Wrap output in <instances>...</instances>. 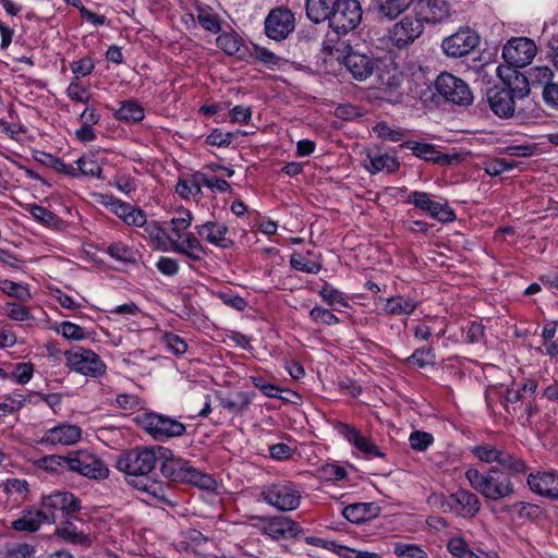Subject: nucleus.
I'll return each instance as SVG.
<instances>
[{
	"label": "nucleus",
	"instance_id": "obj_1",
	"mask_svg": "<svg viewBox=\"0 0 558 558\" xmlns=\"http://www.w3.org/2000/svg\"><path fill=\"white\" fill-rule=\"evenodd\" d=\"M161 464L160 473L163 477L182 484H191L201 489L215 490L217 483L211 475L204 473L182 458L174 457L173 452L165 447H158Z\"/></svg>",
	"mask_w": 558,
	"mask_h": 558
},
{
	"label": "nucleus",
	"instance_id": "obj_2",
	"mask_svg": "<svg viewBox=\"0 0 558 558\" xmlns=\"http://www.w3.org/2000/svg\"><path fill=\"white\" fill-rule=\"evenodd\" d=\"M192 221L193 215L190 210L184 208L177 210L175 215L170 220V233L175 240V242H173V252L196 263L206 257L208 251L194 233L187 231Z\"/></svg>",
	"mask_w": 558,
	"mask_h": 558
},
{
	"label": "nucleus",
	"instance_id": "obj_3",
	"mask_svg": "<svg viewBox=\"0 0 558 558\" xmlns=\"http://www.w3.org/2000/svg\"><path fill=\"white\" fill-rule=\"evenodd\" d=\"M465 478L477 493L488 500L498 501L514 494L511 478L496 466L490 468L487 472H480L474 468L468 469Z\"/></svg>",
	"mask_w": 558,
	"mask_h": 558
},
{
	"label": "nucleus",
	"instance_id": "obj_4",
	"mask_svg": "<svg viewBox=\"0 0 558 558\" xmlns=\"http://www.w3.org/2000/svg\"><path fill=\"white\" fill-rule=\"evenodd\" d=\"M158 447H134L122 450L114 458V468L124 474L128 484L132 478L148 476L156 468Z\"/></svg>",
	"mask_w": 558,
	"mask_h": 558
},
{
	"label": "nucleus",
	"instance_id": "obj_5",
	"mask_svg": "<svg viewBox=\"0 0 558 558\" xmlns=\"http://www.w3.org/2000/svg\"><path fill=\"white\" fill-rule=\"evenodd\" d=\"M301 499V488L291 481H278L264 485L259 493V500L282 512L298 509Z\"/></svg>",
	"mask_w": 558,
	"mask_h": 558
},
{
	"label": "nucleus",
	"instance_id": "obj_6",
	"mask_svg": "<svg viewBox=\"0 0 558 558\" xmlns=\"http://www.w3.org/2000/svg\"><path fill=\"white\" fill-rule=\"evenodd\" d=\"M136 424L157 441H168L186 434V426L168 415L144 412L135 417Z\"/></svg>",
	"mask_w": 558,
	"mask_h": 558
},
{
	"label": "nucleus",
	"instance_id": "obj_7",
	"mask_svg": "<svg viewBox=\"0 0 558 558\" xmlns=\"http://www.w3.org/2000/svg\"><path fill=\"white\" fill-rule=\"evenodd\" d=\"M363 17V10L357 0H339L326 21L338 35H347L357 28Z\"/></svg>",
	"mask_w": 558,
	"mask_h": 558
},
{
	"label": "nucleus",
	"instance_id": "obj_8",
	"mask_svg": "<svg viewBox=\"0 0 558 558\" xmlns=\"http://www.w3.org/2000/svg\"><path fill=\"white\" fill-rule=\"evenodd\" d=\"M69 472L95 481L106 480L110 474L106 463L86 449L69 451Z\"/></svg>",
	"mask_w": 558,
	"mask_h": 558
},
{
	"label": "nucleus",
	"instance_id": "obj_9",
	"mask_svg": "<svg viewBox=\"0 0 558 558\" xmlns=\"http://www.w3.org/2000/svg\"><path fill=\"white\" fill-rule=\"evenodd\" d=\"M65 365L71 371L89 377H100L106 372V364L100 356L90 349L74 347L64 352Z\"/></svg>",
	"mask_w": 558,
	"mask_h": 558
},
{
	"label": "nucleus",
	"instance_id": "obj_10",
	"mask_svg": "<svg viewBox=\"0 0 558 558\" xmlns=\"http://www.w3.org/2000/svg\"><path fill=\"white\" fill-rule=\"evenodd\" d=\"M435 88L438 95L453 105L469 106L473 101L469 85L451 73H440L435 81Z\"/></svg>",
	"mask_w": 558,
	"mask_h": 558
},
{
	"label": "nucleus",
	"instance_id": "obj_11",
	"mask_svg": "<svg viewBox=\"0 0 558 558\" xmlns=\"http://www.w3.org/2000/svg\"><path fill=\"white\" fill-rule=\"evenodd\" d=\"M264 26L268 38L281 41L294 31L295 17L290 9L278 7L270 10L265 19Z\"/></svg>",
	"mask_w": 558,
	"mask_h": 558
},
{
	"label": "nucleus",
	"instance_id": "obj_12",
	"mask_svg": "<svg viewBox=\"0 0 558 558\" xmlns=\"http://www.w3.org/2000/svg\"><path fill=\"white\" fill-rule=\"evenodd\" d=\"M535 43L526 37L511 38L502 49V58L513 69L524 68L532 62L536 56Z\"/></svg>",
	"mask_w": 558,
	"mask_h": 558
},
{
	"label": "nucleus",
	"instance_id": "obj_13",
	"mask_svg": "<svg viewBox=\"0 0 558 558\" xmlns=\"http://www.w3.org/2000/svg\"><path fill=\"white\" fill-rule=\"evenodd\" d=\"M255 519L263 523L259 531L276 541L296 538L302 533L300 524L288 517H255Z\"/></svg>",
	"mask_w": 558,
	"mask_h": 558
},
{
	"label": "nucleus",
	"instance_id": "obj_14",
	"mask_svg": "<svg viewBox=\"0 0 558 558\" xmlns=\"http://www.w3.org/2000/svg\"><path fill=\"white\" fill-rule=\"evenodd\" d=\"M335 429L356 450L364 454L365 458H386V453L379 449V447L373 441V439L371 437L362 435L360 429H357L354 425H350L343 422H337L335 424Z\"/></svg>",
	"mask_w": 558,
	"mask_h": 558
},
{
	"label": "nucleus",
	"instance_id": "obj_15",
	"mask_svg": "<svg viewBox=\"0 0 558 558\" xmlns=\"http://www.w3.org/2000/svg\"><path fill=\"white\" fill-rule=\"evenodd\" d=\"M480 44L478 35L471 28H460L442 40L441 48L446 56L460 58L472 52Z\"/></svg>",
	"mask_w": 558,
	"mask_h": 558
},
{
	"label": "nucleus",
	"instance_id": "obj_16",
	"mask_svg": "<svg viewBox=\"0 0 558 558\" xmlns=\"http://www.w3.org/2000/svg\"><path fill=\"white\" fill-rule=\"evenodd\" d=\"M424 32V22L417 14H409L397 22L390 31V39L398 48H405Z\"/></svg>",
	"mask_w": 558,
	"mask_h": 558
},
{
	"label": "nucleus",
	"instance_id": "obj_17",
	"mask_svg": "<svg viewBox=\"0 0 558 558\" xmlns=\"http://www.w3.org/2000/svg\"><path fill=\"white\" fill-rule=\"evenodd\" d=\"M408 203L413 204L420 210L427 213L432 218L441 222H451L456 219L454 211L447 203L434 201L426 192H411Z\"/></svg>",
	"mask_w": 558,
	"mask_h": 558
},
{
	"label": "nucleus",
	"instance_id": "obj_18",
	"mask_svg": "<svg viewBox=\"0 0 558 558\" xmlns=\"http://www.w3.org/2000/svg\"><path fill=\"white\" fill-rule=\"evenodd\" d=\"M82 438V428L75 424L60 423L44 432L38 444L43 446H72Z\"/></svg>",
	"mask_w": 558,
	"mask_h": 558
},
{
	"label": "nucleus",
	"instance_id": "obj_19",
	"mask_svg": "<svg viewBox=\"0 0 558 558\" xmlns=\"http://www.w3.org/2000/svg\"><path fill=\"white\" fill-rule=\"evenodd\" d=\"M413 13L425 23L437 24L449 20L451 8L447 0H417Z\"/></svg>",
	"mask_w": 558,
	"mask_h": 558
},
{
	"label": "nucleus",
	"instance_id": "obj_20",
	"mask_svg": "<svg viewBox=\"0 0 558 558\" xmlns=\"http://www.w3.org/2000/svg\"><path fill=\"white\" fill-rule=\"evenodd\" d=\"M81 509V500L70 492H56L43 497L41 510L53 515L60 511L62 514L70 515Z\"/></svg>",
	"mask_w": 558,
	"mask_h": 558
},
{
	"label": "nucleus",
	"instance_id": "obj_21",
	"mask_svg": "<svg viewBox=\"0 0 558 558\" xmlns=\"http://www.w3.org/2000/svg\"><path fill=\"white\" fill-rule=\"evenodd\" d=\"M527 485L530 489L550 500H558V472L538 471L530 473L527 476Z\"/></svg>",
	"mask_w": 558,
	"mask_h": 558
},
{
	"label": "nucleus",
	"instance_id": "obj_22",
	"mask_svg": "<svg viewBox=\"0 0 558 558\" xmlns=\"http://www.w3.org/2000/svg\"><path fill=\"white\" fill-rule=\"evenodd\" d=\"M53 515L41 509L27 507L20 517L11 521V527L17 532L35 533L44 523H52Z\"/></svg>",
	"mask_w": 558,
	"mask_h": 558
},
{
	"label": "nucleus",
	"instance_id": "obj_23",
	"mask_svg": "<svg viewBox=\"0 0 558 558\" xmlns=\"http://www.w3.org/2000/svg\"><path fill=\"white\" fill-rule=\"evenodd\" d=\"M348 48L342 63L355 80L365 81L377 69V62L366 53L354 51L350 46Z\"/></svg>",
	"mask_w": 558,
	"mask_h": 558
},
{
	"label": "nucleus",
	"instance_id": "obj_24",
	"mask_svg": "<svg viewBox=\"0 0 558 558\" xmlns=\"http://www.w3.org/2000/svg\"><path fill=\"white\" fill-rule=\"evenodd\" d=\"M492 111L499 118L513 117L515 111V98L504 86H494L486 94Z\"/></svg>",
	"mask_w": 558,
	"mask_h": 558
},
{
	"label": "nucleus",
	"instance_id": "obj_25",
	"mask_svg": "<svg viewBox=\"0 0 558 558\" xmlns=\"http://www.w3.org/2000/svg\"><path fill=\"white\" fill-rule=\"evenodd\" d=\"M195 229L201 238L215 246L229 248L233 244V241L227 238L228 227L225 223L207 221Z\"/></svg>",
	"mask_w": 558,
	"mask_h": 558
},
{
	"label": "nucleus",
	"instance_id": "obj_26",
	"mask_svg": "<svg viewBox=\"0 0 558 558\" xmlns=\"http://www.w3.org/2000/svg\"><path fill=\"white\" fill-rule=\"evenodd\" d=\"M400 147L410 149L417 158L436 165H449L452 160L450 156L438 151L436 146L429 143L405 141L401 143Z\"/></svg>",
	"mask_w": 558,
	"mask_h": 558
},
{
	"label": "nucleus",
	"instance_id": "obj_27",
	"mask_svg": "<svg viewBox=\"0 0 558 558\" xmlns=\"http://www.w3.org/2000/svg\"><path fill=\"white\" fill-rule=\"evenodd\" d=\"M128 485L132 486L147 497V501H168V486L159 481H151L148 476L132 478Z\"/></svg>",
	"mask_w": 558,
	"mask_h": 558
},
{
	"label": "nucleus",
	"instance_id": "obj_28",
	"mask_svg": "<svg viewBox=\"0 0 558 558\" xmlns=\"http://www.w3.org/2000/svg\"><path fill=\"white\" fill-rule=\"evenodd\" d=\"M454 499H450L454 502L457 508L456 514L461 515L463 518H473L475 517L481 509V501L476 494L460 488L453 493Z\"/></svg>",
	"mask_w": 558,
	"mask_h": 558
},
{
	"label": "nucleus",
	"instance_id": "obj_29",
	"mask_svg": "<svg viewBox=\"0 0 558 558\" xmlns=\"http://www.w3.org/2000/svg\"><path fill=\"white\" fill-rule=\"evenodd\" d=\"M343 517L355 524L369 521L379 514V507L374 502H357L348 505L342 510Z\"/></svg>",
	"mask_w": 558,
	"mask_h": 558
},
{
	"label": "nucleus",
	"instance_id": "obj_30",
	"mask_svg": "<svg viewBox=\"0 0 558 558\" xmlns=\"http://www.w3.org/2000/svg\"><path fill=\"white\" fill-rule=\"evenodd\" d=\"M501 86L507 88L515 99H523L530 94L531 82L529 76H525L515 69H509V73L502 80Z\"/></svg>",
	"mask_w": 558,
	"mask_h": 558
},
{
	"label": "nucleus",
	"instance_id": "obj_31",
	"mask_svg": "<svg viewBox=\"0 0 558 558\" xmlns=\"http://www.w3.org/2000/svg\"><path fill=\"white\" fill-rule=\"evenodd\" d=\"M400 168V162L398 158L393 155L389 154H367V158L365 160V169L375 174L380 171H387L388 173H393Z\"/></svg>",
	"mask_w": 558,
	"mask_h": 558
},
{
	"label": "nucleus",
	"instance_id": "obj_32",
	"mask_svg": "<svg viewBox=\"0 0 558 558\" xmlns=\"http://www.w3.org/2000/svg\"><path fill=\"white\" fill-rule=\"evenodd\" d=\"M413 0H373V7L380 19L395 20L405 12Z\"/></svg>",
	"mask_w": 558,
	"mask_h": 558
},
{
	"label": "nucleus",
	"instance_id": "obj_33",
	"mask_svg": "<svg viewBox=\"0 0 558 558\" xmlns=\"http://www.w3.org/2000/svg\"><path fill=\"white\" fill-rule=\"evenodd\" d=\"M420 302L411 296L395 295L388 298L384 305V312L393 316H409L417 308Z\"/></svg>",
	"mask_w": 558,
	"mask_h": 558
},
{
	"label": "nucleus",
	"instance_id": "obj_34",
	"mask_svg": "<svg viewBox=\"0 0 558 558\" xmlns=\"http://www.w3.org/2000/svg\"><path fill=\"white\" fill-rule=\"evenodd\" d=\"M35 466L51 475L69 472V452L66 454H49L35 461Z\"/></svg>",
	"mask_w": 558,
	"mask_h": 558
},
{
	"label": "nucleus",
	"instance_id": "obj_35",
	"mask_svg": "<svg viewBox=\"0 0 558 558\" xmlns=\"http://www.w3.org/2000/svg\"><path fill=\"white\" fill-rule=\"evenodd\" d=\"M198 177H201L199 171L179 178L175 184L177 194L184 199L199 197L202 195V183Z\"/></svg>",
	"mask_w": 558,
	"mask_h": 558
},
{
	"label": "nucleus",
	"instance_id": "obj_36",
	"mask_svg": "<svg viewBox=\"0 0 558 558\" xmlns=\"http://www.w3.org/2000/svg\"><path fill=\"white\" fill-rule=\"evenodd\" d=\"M339 0H305L307 17L318 24L325 22Z\"/></svg>",
	"mask_w": 558,
	"mask_h": 558
},
{
	"label": "nucleus",
	"instance_id": "obj_37",
	"mask_svg": "<svg viewBox=\"0 0 558 558\" xmlns=\"http://www.w3.org/2000/svg\"><path fill=\"white\" fill-rule=\"evenodd\" d=\"M144 117V108L135 99L120 101V107L114 112V118L125 123H138Z\"/></svg>",
	"mask_w": 558,
	"mask_h": 558
},
{
	"label": "nucleus",
	"instance_id": "obj_38",
	"mask_svg": "<svg viewBox=\"0 0 558 558\" xmlns=\"http://www.w3.org/2000/svg\"><path fill=\"white\" fill-rule=\"evenodd\" d=\"M3 492L5 493L8 500L20 505L27 500L29 494V485L26 480L8 478L3 483Z\"/></svg>",
	"mask_w": 558,
	"mask_h": 558
},
{
	"label": "nucleus",
	"instance_id": "obj_39",
	"mask_svg": "<svg viewBox=\"0 0 558 558\" xmlns=\"http://www.w3.org/2000/svg\"><path fill=\"white\" fill-rule=\"evenodd\" d=\"M56 535L70 544L89 546L92 544V539L89 535L81 532L77 527L71 523L66 522L62 526L56 529Z\"/></svg>",
	"mask_w": 558,
	"mask_h": 558
},
{
	"label": "nucleus",
	"instance_id": "obj_40",
	"mask_svg": "<svg viewBox=\"0 0 558 558\" xmlns=\"http://www.w3.org/2000/svg\"><path fill=\"white\" fill-rule=\"evenodd\" d=\"M290 266L294 270L316 275L322 270L320 258H308L305 254L293 252L290 256Z\"/></svg>",
	"mask_w": 558,
	"mask_h": 558
},
{
	"label": "nucleus",
	"instance_id": "obj_41",
	"mask_svg": "<svg viewBox=\"0 0 558 558\" xmlns=\"http://www.w3.org/2000/svg\"><path fill=\"white\" fill-rule=\"evenodd\" d=\"M373 133L380 140L389 142H400L407 136V130L389 125L385 121H380L373 126Z\"/></svg>",
	"mask_w": 558,
	"mask_h": 558
},
{
	"label": "nucleus",
	"instance_id": "obj_42",
	"mask_svg": "<svg viewBox=\"0 0 558 558\" xmlns=\"http://www.w3.org/2000/svg\"><path fill=\"white\" fill-rule=\"evenodd\" d=\"M196 13V21L204 29L213 34H218L221 31L220 19L211 8H198Z\"/></svg>",
	"mask_w": 558,
	"mask_h": 558
},
{
	"label": "nucleus",
	"instance_id": "obj_43",
	"mask_svg": "<svg viewBox=\"0 0 558 558\" xmlns=\"http://www.w3.org/2000/svg\"><path fill=\"white\" fill-rule=\"evenodd\" d=\"M252 402L247 392H238L234 398H221L220 405L233 414H243Z\"/></svg>",
	"mask_w": 558,
	"mask_h": 558
},
{
	"label": "nucleus",
	"instance_id": "obj_44",
	"mask_svg": "<svg viewBox=\"0 0 558 558\" xmlns=\"http://www.w3.org/2000/svg\"><path fill=\"white\" fill-rule=\"evenodd\" d=\"M2 284L0 290L11 298H15L22 302H27L32 299L27 284L17 283L9 279L0 280Z\"/></svg>",
	"mask_w": 558,
	"mask_h": 558
},
{
	"label": "nucleus",
	"instance_id": "obj_45",
	"mask_svg": "<svg viewBox=\"0 0 558 558\" xmlns=\"http://www.w3.org/2000/svg\"><path fill=\"white\" fill-rule=\"evenodd\" d=\"M216 43L229 56H238L242 47V39L235 33H223L217 37Z\"/></svg>",
	"mask_w": 558,
	"mask_h": 558
},
{
	"label": "nucleus",
	"instance_id": "obj_46",
	"mask_svg": "<svg viewBox=\"0 0 558 558\" xmlns=\"http://www.w3.org/2000/svg\"><path fill=\"white\" fill-rule=\"evenodd\" d=\"M436 355L434 348L430 345L422 347L416 349L409 357L405 359V363H413L420 368H424L435 363Z\"/></svg>",
	"mask_w": 558,
	"mask_h": 558
},
{
	"label": "nucleus",
	"instance_id": "obj_47",
	"mask_svg": "<svg viewBox=\"0 0 558 558\" xmlns=\"http://www.w3.org/2000/svg\"><path fill=\"white\" fill-rule=\"evenodd\" d=\"M498 464L507 469L511 474H523L527 470V465L523 459L517 457L502 449Z\"/></svg>",
	"mask_w": 558,
	"mask_h": 558
},
{
	"label": "nucleus",
	"instance_id": "obj_48",
	"mask_svg": "<svg viewBox=\"0 0 558 558\" xmlns=\"http://www.w3.org/2000/svg\"><path fill=\"white\" fill-rule=\"evenodd\" d=\"M106 253L119 262L134 263L136 260L135 252L122 242H112L107 248Z\"/></svg>",
	"mask_w": 558,
	"mask_h": 558
},
{
	"label": "nucleus",
	"instance_id": "obj_49",
	"mask_svg": "<svg viewBox=\"0 0 558 558\" xmlns=\"http://www.w3.org/2000/svg\"><path fill=\"white\" fill-rule=\"evenodd\" d=\"M502 448L493 446L490 444H482L475 446L472 449V453L482 462L492 464L494 462L498 463L500 460Z\"/></svg>",
	"mask_w": 558,
	"mask_h": 558
},
{
	"label": "nucleus",
	"instance_id": "obj_50",
	"mask_svg": "<svg viewBox=\"0 0 558 558\" xmlns=\"http://www.w3.org/2000/svg\"><path fill=\"white\" fill-rule=\"evenodd\" d=\"M554 72L553 70L547 65H539L531 68L529 71V80L531 82V85L542 86L543 88L547 85H550L554 78Z\"/></svg>",
	"mask_w": 558,
	"mask_h": 558
},
{
	"label": "nucleus",
	"instance_id": "obj_51",
	"mask_svg": "<svg viewBox=\"0 0 558 558\" xmlns=\"http://www.w3.org/2000/svg\"><path fill=\"white\" fill-rule=\"evenodd\" d=\"M250 54L269 69L278 68L280 65V62L282 61V59L279 56H277L269 49L255 44L253 45Z\"/></svg>",
	"mask_w": 558,
	"mask_h": 558
},
{
	"label": "nucleus",
	"instance_id": "obj_52",
	"mask_svg": "<svg viewBox=\"0 0 558 558\" xmlns=\"http://www.w3.org/2000/svg\"><path fill=\"white\" fill-rule=\"evenodd\" d=\"M34 364L31 362H23L13 365V368L8 372L9 379L20 384L26 385L34 375Z\"/></svg>",
	"mask_w": 558,
	"mask_h": 558
},
{
	"label": "nucleus",
	"instance_id": "obj_53",
	"mask_svg": "<svg viewBox=\"0 0 558 558\" xmlns=\"http://www.w3.org/2000/svg\"><path fill=\"white\" fill-rule=\"evenodd\" d=\"M393 553L399 558H428L427 553L416 544L397 542L393 544Z\"/></svg>",
	"mask_w": 558,
	"mask_h": 558
},
{
	"label": "nucleus",
	"instance_id": "obj_54",
	"mask_svg": "<svg viewBox=\"0 0 558 558\" xmlns=\"http://www.w3.org/2000/svg\"><path fill=\"white\" fill-rule=\"evenodd\" d=\"M56 331L69 340L80 341L88 338V333L80 325L68 320L60 323Z\"/></svg>",
	"mask_w": 558,
	"mask_h": 558
},
{
	"label": "nucleus",
	"instance_id": "obj_55",
	"mask_svg": "<svg viewBox=\"0 0 558 558\" xmlns=\"http://www.w3.org/2000/svg\"><path fill=\"white\" fill-rule=\"evenodd\" d=\"M26 210L33 216V218L44 226L51 227L58 221V217L50 210L37 204H29Z\"/></svg>",
	"mask_w": 558,
	"mask_h": 558
},
{
	"label": "nucleus",
	"instance_id": "obj_56",
	"mask_svg": "<svg viewBox=\"0 0 558 558\" xmlns=\"http://www.w3.org/2000/svg\"><path fill=\"white\" fill-rule=\"evenodd\" d=\"M447 548L458 558H480L478 555L469 548L468 543L462 537L450 538Z\"/></svg>",
	"mask_w": 558,
	"mask_h": 558
},
{
	"label": "nucleus",
	"instance_id": "obj_57",
	"mask_svg": "<svg viewBox=\"0 0 558 558\" xmlns=\"http://www.w3.org/2000/svg\"><path fill=\"white\" fill-rule=\"evenodd\" d=\"M26 402V398L22 393L13 392L0 402V416L12 414L19 411Z\"/></svg>",
	"mask_w": 558,
	"mask_h": 558
},
{
	"label": "nucleus",
	"instance_id": "obj_58",
	"mask_svg": "<svg viewBox=\"0 0 558 558\" xmlns=\"http://www.w3.org/2000/svg\"><path fill=\"white\" fill-rule=\"evenodd\" d=\"M116 402L120 409L130 412L143 410L145 407L144 400H142L138 396L131 393L118 395L116 398Z\"/></svg>",
	"mask_w": 558,
	"mask_h": 558
},
{
	"label": "nucleus",
	"instance_id": "obj_59",
	"mask_svg": "<svg viewBox=\"0 0 558 558\" xmlns=\"http://www.w3.org/2000/svg\"><path fill=\"white\" fill-rule=\"evenodd\" d=\"M70 68L74 74V78L80 80L81 77H86L94 72L95 62L93 58L84 57L71 62Z\"/></svg>",
	"mask_w": 558,
	"mask_h": 558
},
{
	"label": "nucleus",
	"instance_id": "obj_60",
	"mask_svg": "<svg viewBox=\"0 0 558 558\" xmlns=\"http://www.w3.org/2000/svg\"><path fill=\"white\" fill-rule=\"evenodd\" d=\"M434 441L432 434L422 430H414L410 434L409 442L413 450L425 451Z\"/></svg>",
	"mask_w": 558,
	"mask_h": 558
},
{
	"label": "nucleus",
	"instance_id": "obj_61",
	"mask_svg": "<svg viewBox=\"0 0 558 558\" xmlns=\"http://www.w3.org/2000/svg\"><path fill=\"white\" fill-rule=\"evenodd\" d=\"M310 317L314 323H319L327 326L339 324L340 319L329 310L320 306H315L310 312Z\"/></svg>",
	"mask_w": 558,
	"mask_h": 558
},
{
	"label": "nucleus",
	"instance_id": "obj_62",
	"mask_svg": "<svg viewBox=\"0 0 558 558\" xmlns=\"http://www.w3.org/2000/svg\"><path fill=\"white\" fill-rule=\"evenodd\" d=\"M81 175L100 177L101 167L93 155H83L78 158Z\"/></svg>",
	"mask_w": 558,
	"mask_h": 558
},
{
	"label": "nucleus",
	"instance_id": "obj_63",
	"mask_svg": "<svg viewBox=\"0 0 558 558\" xmlns=\"http://www.w3.org/2000/svg\"><path fill=\"white\" fill-rule=\"evenodd\" d=\"M234 136L235 133L233 132H222L220 129H214L206 137V143L211 146L228 147Z\"/></svg>",
	"mask_w": 558,
	"mask_h": 558
},
{
	"label": "nucleus",
	"instance_id": "obj_64",
	"mask_svg": "<svg viewBox=\"0 0 558 558\" xmlns=\"http://www.w3.org/2000/svg\"><path fill=\"white\" fill-rule=\"evenodd\" d=\"M163 343L166 344L168 350L175 355L184 354L187 350V343L185 342V340L172 332H167L163 336Z\"/></svg>",
	"mask_w": 558,
	"mask_h": 558
}]
</instances>
